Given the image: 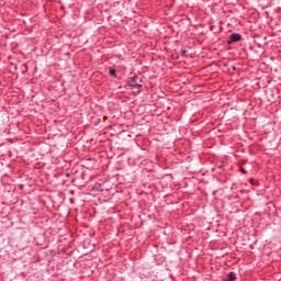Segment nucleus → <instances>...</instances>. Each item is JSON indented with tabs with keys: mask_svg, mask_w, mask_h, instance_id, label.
Masks as SVG:
<instances>
[{
	"mask_svg": "<svg viewBox=\"0 0 281 281\" xmlns=\"http://www.w3.org/2000/svg\"><path fill=\"white\" fill-rule=\"evenodd\" d=\"M265 93L268 102H278V99L280 98V89H278L277 87L267 88L265 90Z\"/></svg>",
	"mask_w": 281,
	"mask_h": 281,
	"instance_id": "obj_1",
	"label": "nucleus"
},
{
	"mask_svg": "<svg viewBox=\"0 0 281 281\" xmlns=\"http://www.w3.org/2000/svg\"><path fill=\"white\" fill-rule=\"evenodd\" d=\"M243 38V35L238 33H233L229 35L228 45H232V43H238Z\"/></svg>",
	"mask_w": 281,
	"mask_h": 281,
	"instance_id": "obj_2",
	"label": "nucleus"
},
{
	"mask_svg": "<svg viewBox=\"0 0 281 281\" xmlns=\"http://www.w3.org/2000/svg\"><path fill=\"white\" fill-rule=\"evenodd\" d=\"M133 83H130L132 89H142V85L137 83V76L132 78Z\"/></svg>",
	"mask_w": 281,
	"mask_h": 281,
	"instance_id": "obj_3",
	"label": "nucleus"
},
{
	"mask_svg": "<svg viewBox=\"0 0 281 281\" xmlns=\"http://www.w3.org/2000/svg\"><path fill=\"white\" fill-rule=\"evenodd\" d=\"M236 279V272L232 271L227 274V281H234Z\"/></svg>",
	"mask_w": 281,
	"mask_h": 281,
	"instance_id": "obj_4",
	"label": "nucleus"
},
{
	"mask_svg": "<svg viewBox=\"0 0 281 281\" xmlns=\"http://www.w3.org/2000/svg\"><path fill=\"white\" fill-rule=\"evenodd\" d=\"M109 74H110V76H112L113 78H117V75H115V74H116L115 68H110Z\"/></svg>",
	"mask_w": 281,
	"mask_h": 281,
	"instance_id": "obj_5",
	"label": "nucleus"
},
{
	"mask_svg": "<svg viewBox=\"0 0 281 281\" xmlns=\"http://www.w3.org/2000/svg\"><path fill=\"white\" fill-rule=\"evenodd\" d=\"M181 56H183L184 58H188V50L181 49Z\"/></svg>",
	"mask_w": 281,
	"mask_h": 281,
	"instance_id": "obj_6",
	"label": "nucleus"
},
{
	"mask_svg": "<svg viewBox=\"0 0 281 281\" xmlns=\"http://www.w3.org/2000/svg\"><path fill=\"white\" fill-rule=\"evenodd\" d=\"M240 172H243V175H247V170H245L244 168L240 169Z\"/></svg>",
	"mask_w": 281,
	"mask_h": 281,
	"instance_id": "obj_7",
	"label": "nucleus"
},
{
	"mask_svg": "<svg viewBox=\"0 0 281 281\" xmlns=\"http://www.w3.org/2000/svg\"><path fill=\"white\" fill-rule=\"evenodd\" d=\"M233 69L236 70V67L233 66Z\"/></svg>",
	"mask_w": 281,
	"mask_h": 281,
	"instance_id": "obj_8",
	"label": "nucleus"
}]
</instances>
